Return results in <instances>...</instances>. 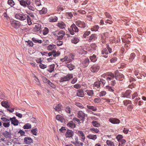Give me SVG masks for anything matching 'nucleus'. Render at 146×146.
<instances>
[{
    "label": "nucleus",
    "mask_w": 146,
    "mask_h": 146,
    "mask_svg": "<svg viewBox=\"0 0 146 146\" xmlns=\"http://www.w3.org/2000/svg\"><path fill=\"white\" fill-rule=\"evenodd\" d=\"M68 30L71 35H74L75 34V33H77L78 32L79 29L76 26V24L73 23L71 25L70 28H68Z\"/></svg>",
    "instance_id": "f257e3e1"
},
{
    "label": "nucleus",
    "mask_w": 146,
    "mask_h": 146,
    "mask_svg": "<svg viewBox=\"0 0 146 146\" xmlns=\"http://www.w3.org/2000/svg\"><path fill=\"white\" fill-rule=\"evenodd\" d=\"M106 76V79L108 82L113 80L115 77V74L111 72L107 73L106 74H103L102 75V76L105 77Z\"/></svg>",
    "instance_id": "f03ea898"
},
{
    "label": "nucleus",
    "mask_w": 146,
    "mask_h": 146,
    "mask_svg": "<svg viewBox=\"0 0 146 146\" xmlns=\"http://www.w3.org/2000/svg\"><path fill=\"white\" fill-rule=\"evenodd\" d=\"M65 32L62 31L60 30L55 31V35H56V38L59 40H61L65 35Z\"/></svg>",
    "instance_id": "7ed1b4c3"
},
{
    "label": "nucleus",
    "mask_w": 146,
    "mask_h": 146,
    "mask_svg": "<svg viewBox=\"0 0 146 146\" xmlns=\"http://www.w3.org/2000/svg\"><path fill=\"white\" fill-rule=\"evenodd\" d=\"M115 77L117 80L121 81L124 79L123 75L119 73L117 70H116L115 72Z\"/></svg>",
    "instance_id": "20e7f679"
},
{
    "label": "nucleus",
    "mask_w": 146,
    "mask_h": 146,
    "mask_svg": "<svg viewBox=\"0 0 146 146\" xmlns=\"http://www.w3.org/2000/svg\"><path fill=\"white\" fill-rule=\"evenodd\" d=\"M73 77V74H68L63 77L61 78L60 79V81L61 82L68 81Z\"/></svg>",
    "instance_id": "39448f33"
},
{
    "label": "nucleus",
    "mask_w": 146,
    "mask_h": 146,
    "mask_svg": "<svg viewBox=\"0 0 146 146\" xmlns=\"http://www.w3.org/2000/svg\"><path fill=\"white\" fill-rule=\"evenodd\" d=\"M87 115L82 111H79L77 113V117L83 122L84 120L85 117Z\"/></svg>",
    "instance_id": "423d86ee"
},
{
    "label": "nucleus",
    "mask_w": 146,
    "mask_h": 146,
    "mask_svg": "<svg viewBox=\"0 0 146 146\" xmlns=\"http://www.w3.org/2000/svg\"><path fill=\"white\" fill-rule=\"evenodd\" d=\"M76 26L82 29H84L86 26V24L83 21L78 20L75 22Z\"/></svg>",
    "instance_id": "0eeeda50"
},
{
    "label": "nucleus",
    "mask_w": 146,
    "mask_h": 146,
    "mask_svg": "<svg viewBox=\"0 0 146 146\" xmlns=\"http://www.w3.org/2000/svg\"><path fill=\"white\" fill-rule=\"evenodd\" d=\"M15 17L21 21L25 20L26 18L25 15L24 14L18 13L16 14L15 16Z\"/></svg>",
    "instance_id": "6e6552de"
},
{
    "label": "nucleus",
    "mask_w": 146,
    "mask_h": 146,
    "mask_svg": "<svg viewBox=\"0 0 146 146\" xmlns=\"http://www.w3.org/2000/svg\"><path fill=\"white\" fill-rule=\"evenodd\" d=\"M100 68V66L97 64H94L90 67V69L92 72H96L98 71Z\"/></svg>",
    "instance_id": "1a4fd4ad"
},
{
    "label": "nucleus",
    "mask_w": 146,
    "mask_h": 146,
    "mask_svg": "<svg viewBox=\"0 0 146 146\" xmlns=\"http://www.w3.org/2000/svg\"><path fill=\"white\" fill-rule=\"evenodd\" d=\"M131 92L130 90H127L125 92L121 93V97L123 98H130L131 97L130 94Z\"/></svg>",
    "instance_id": "9d476101"
},
{
    "label": "nucleus",
    "mask_w": 146,
    "mask_h": 146,
    "mask_svg": "<svg viewBox=\"0 0 146 146\" xmlns=\"http://www.w3.org/2000/svg\"><path fill=\"white\" fill-rule=\"evenodd\" d=\"M109 120L110 122L113 124H119L120 122L119 119L115 118H110Z\"/></svg>",
    "instance_id": "9b49d317"
},
{
    "label": "nucleus",
    "mask_w": 146,
    "mask_h": 146,
    "mask_svg": "<svg viewBox=\"0 0 146 146\" xmlns=\"http://www.w3.org/2000/svg\"><path fill=\"white\" fill-rule=\"evenodd\" d=\"M74 134V133L72 131L70 130H67L65 134V136L66 138H72Z\"/></svg>",
    "instance_id": "f8f14e48"
},
{
    "label": "nucleus",
    "mask_w": 146,
    "mask_h": 146,
    "mask_svg": "<svg viewBox=\"0 0 146 146\" xmlns=\"http://www.w3.org/2000/svg\"><path fill=\"white\" fill-rule=\"evenodd\" d=\"M56 25L58 27L61 29H65L66 27L65 24L63 21H61L59 22L56 24Z\"/></svg>",
    "instance_id": "ddd939ff"
},
{
    "label": "nucleus",
    "mask_w": 146,
    "mask_h": 146,
    "mask_svg": "<svg viewBox=\"0 0 146 146\" xmlns=\"http://www.w3.org/2000/svg\"><path fill=\"white\" fill-rule=\"evenodd\" d=\"M108 52L107 49L106 48H103L101 51V54L102 56L105 58H107L108 57Z\"/></svg>",
    "instance_id": "4468645a"
},
{
    "label": "nucleus",
    "mask_w": 146,
    "mask_h": 146,
    "mask_svg": "<svg viewBox=\"0 0 146 146\" xmlns=\"http://www.w3.org/2000/svg\"><path fill=\"white\" fill-rule=\"evenodd\" d=\"M71 142L74 145H76L77 144H79L78 141V137L77 136H75L74 138H71L70 139Z\"/></svg>",
    "instance_id": "2eb2a0df"
},
{
    "label": "nucleus",
    "mask_w": 146,
    "mask_h": 146,
    "mask_svg": "<svg viewBox=\"0 0 146 146\" xmlns=\"http://www.w3.org/2000/svg\"><path fill=\"white\" fill-rule=\"evenodd\" d=\"M78 133L79 136L81 137V141L84 142L85 137L83 132L82 131H78Z\"/></svg>",
    "instance_id": "dca6fc26"
},
{
    "label": "nucleus",
    "mask_w": 146,
    "mask_h": 146,
    "mask_svg": "<svg viewBox=\"0 0 146 146\" xmlns=\"http://www.w3.org/2000/svg\"><path fill=\"white\" fill-rule=\"evenodd\" d=\"M10 120L11 121V123L15 126H16L18 125V120L16 119L15 117L13 118H10Z\"/></svg>",
    "instance_id": "f3484780"
},
{
    "label": "nucleus",
    "mask_w": 146,
    "mask_h": 146,
    "mask_svg": "<svg viewBox=\"0 0 146 146\" xmlns=\"http://www.w3.org/2000/svg\"><path fill=\"white\" fill-rule=\"evenodd\" d=\"M90 62L89 59L88 58L85 59L82 62V64L84 67H87L88 65Z\"/></svg>",
    "instance_id": "a211bd4d"
},
{
    "label": "nucleus",
    "mask_w": 146,
    "mask_h": 146,
    "mask_svg": "<svg viewBox=\"0 0 146 146\" xmlns=\"http://www.w3.org/2000/svg\"><path fill=\"white\" fill-rule=\"evenodd\" d=\"M76 95L78 96L83 97L84 95V92L81 89L78 90L77 91Z\"/></svg>",
    "instance_id": "6ab92c4d"
},
{
    "label": "nucleus",
    "mask_w": 146,
    "mask_h": 146,
    "mask_svg": "<svg viewBox=\"0 0 146 146\" xmlns=\"http://www.w3.org/2000/svg\"><path fill=\"white\" fill-rule=\"evenodd\" d=\"M24 142L27 144H29L33 143V140L30 137H26L24 139Z\"/></svg>",
    "instance_id": "aec40b11"
},
{
    "label": "nucleus",
    "mask_w": 146,
    "mask_h": 146,
    "mask_svg": "<svg viewBox=\"0 0 146 146\" xmlns=\"http://www.w3.org/2000/svg\"><path fill=\"white\" fill-rule=\"evenodd\" d=\"M34 29L35 30H36L38 32H40L41 31V25L39 24H36L35 25Z\"/></svg>",
    "instance_id": "412c9836"
},
{
    "label": "nucleus",
    "mask_w": 146,
    "mask_h": 146,
    "mask_svg": "<svg viewBox=\"0 0 146 146\" xmlns=\"http://www.w3.org/2000/svg\"><path fill=\"white\" fill-rule=\"evenodd\" d=\"M79 41V39L76 37H73L71 40V42L72 43L76 44Z\"/></svg>",
    "instance_id": "4be33fe9"
},
{
    "label": "nucleus",
    "mask_w": 146,
    "mask_h": 146,
    "mask_svg": "<svg viewBox=\"0 0 146 146\" xmlns=\"http://www.w3.org/2000/svg\"><path fill=\"white\" fill-rule=\"evenodd\" d=\"M85 92L88 96L92 97L94 95V92L93 90H87L85 91Z\"/></svg>",
    "instance_id": "5701e85b"
},
{
    "label": "nucleus",
    "mask_w": 146,
    "mask_h": 146,
    "mask_svg": "<svg viewBox=\"0 0 146 146\" xmlns=\"http://www.w3.org/2000/svg\"><path fill=\"white\" fill-rule=\"evenodd\" d=\"M67 126L69 127L74 128L75 127L76 125L74 123L73 121H70L67 123Z\"/></svg>",
    "instance_id": "b1692460"
},
{
    "label": "nucleus",
    "mask_w": 146,
    "mask_h": 146,
    "mask_svg": "<svg viewBox=\"0 0 146 146\" xmlns=\"http://www.w3.org/2000/svg\"><path fill=\"white\" fill-rule=\"evenodd\" d=\"M87 137L90 139L95 140L97 139V136L96 135L89 134L87 136Z\"/></svg>",
    "instance_id": "393cba45"
},
{
    "label": "nucleus",
    "mask_w": 146,
    "mask_h": 146,
    "mask_svg": "<svg viewBox=\"0 0 146 146\" xmlns=\"http://www.w3.org/2000/svg\"><path fill=\"white\" fill-rule=\"evenodd\" d=\"M90 59L91 61L93 62H95L97 60L96 56L95 54H93V55L90 56Z\"/></svg>",
    "instance_id": "a878e982"
},
{
    "label": "nucleus",
    "mask_w": 146,
    "mask_h": 146,
    "mask_svg": "<svg viewBox=\"0 0 146 146\" xmlns=\"http://www.w3.org/2000/svg\"><path fill=\"white\" fill-rule=\"evenodd\" d=\"M87 108L90 109L92 110L93 111H96L97 110V108L96 107L90 105H87Z\"/></svg>",
    "instance_id": "bb28decb"
},
{
    "label": "nucleus",
    "mask_w": 146,
    "mask_h": 146,
    "mask_svg": "<svg viewBox=\"0 0 146 146\" xmlns=\"http://www.w3.org/2000/svg\"><path fill=\"white\" fill-rule=\"evenodd\" d=\"M60 60L62 62L67 61V62H68L72 61V60L68 58V56H65L64 58L61 59Z\"/></svg>",
    "instance_id": "cd10ccee"
},
{
    "label": "nucleus",
    "mask_w": 146,
    "mask_h": 146,
    "mask_svg": "<svg viewBox=\"0 0 146 146\" xmlns=\"http://www.w3.org/2000/svg\"><path fill=\"white\" fill-rule=\"evenodd\" d=\"M97 38L96 35L94 34H92L91 35L89 39V41L90 42L92 40H94Z\"/></svg>",
    "instance_id": "c85d7f7f"
},
{
    "label": "nucleus",
    "mask_w": 146,
    "mask_h": 146,
    "mask_svg": "<svg viewBox=\"0 0 146 146\" xmlns=\"http://www.w3.org/2000/svg\"><path fill=\"white\" fill-rule=\"evenodd\" d=\"M101 83L99 80L96 81L94 84L93 86L97 88H100V86Z\"/></svg>",
    "instance_id": "c756f323"
},
{
    "label": "nucleus",
    "mask_w": 146,
    "mask_h": 146,
    "mask_svg": "<svg viewBox=\"0 0 146 146\" xmlns=\"http://www.w3.org/2000/svg\"><path fill=\"white\" fill-rule=\"evenodd\" d=\"M99 26L98 25H95L92 27L90 29L92 31H98L99 29Z\"/></svg>",
    "instance_id": "7c9ffc66"
},
{
    "label": "nucleus",
    "mask_w": 146,
    "mask_h": 146,
    "mask_svg": "<svg viewBox=\"0 0 146 146\" xmlns=\"http://www.w3.org/2000/svg\"><path fill=\"white\" fill-rule=\"evenodd\" d=\"M66 66L70 70H73L75 68V66L72 64H67Z\"/></svg>",
    "instance_id": "2f4dec72"
},
{
    "label": "nucleus",
    "mask_w": 146,
    "mask_h": 146,
    "mask_svg": "<svg viewBox=\"0 0 146 146\" xmlns=\"http://www.w3.org/2000/svg\"><path fill=\"white\" fill-rule=\"evenodd\" d=\"M56 118L57 120L60 121L62 122L64 120V118L63 117L60 115H56Z\"/></svg>",
    "instance_id": "473e14b6"
},
{
    "label": "nucleus",
    "mask_w": 146,
    "mask_h": 146,
    "mask_svg": "<svg viewBox=\"0 0 146 146\" xmlns=\"http://www.w3.org/2000/svg\"><path fill=\"white\" fill-rule=\"evenodd\" d=\"M8 102L7 101H4L1 102V104L2 106L6 108L9 107V106L7 104Z\"/></svg>",
    "instance_id": "72a5a7b5"
},
{
    "label": "nucleus",
    "mask_w": 146,
    "mask_h": 146,
    "mask_svg": "<svg viewBox=\"0 0 146 146\" xmlns=\"http://www.w3.org/2000/svg\"><path fill=\"white\" fill-rule=\"evenodd\" d=\"M92 125L95 127H98L100 126V124L98 121H93L92 122Z\"/></svg>",
    "instance_id": "f704fd0d"
},
{
    "label": "nucleus",
    "mask_w": 146,
    "mask_h": 146,
    "mask_svg": "<svg viewBox=\"0 0 146 146\" xmlns=\"http://www.w3.org/2000/svg\"><path fill=\"white\" fill-rule=\"evenodd\" d=\"M62 108V105L60 104H57L56 106L55 107V111H60Z\"/></svg>",
    "instance_id": "c9c22d12"
},
{
    "label": "nucleus",
    "mask_w": 146,
    "mask_h": 146,
    "mask_svg": "<svg viewBox=\"0 0 146 146\" xmlns=\"http://www.w3.org/2000/svg\"><path fill=\"white\" fill-rule=\"evenodd\" d=\"M123 105L124 106H126L128 104H131V102L129 100H126L123 101Z\"/></svg>",
    "instance_id": "e433bc0d"
},
{
    "label": "nucleus",
    "mask_w": 146,
    "mask_h": 146,
    "mask_svg": "<svg viewBox=\"0 0 146 146\" xmlns=\"http://www.w3.org/2000/svg\"><path fill=\"white\" fill-rule=\"evenodd\" d=\"M135 54L134 53H131L129 58V60L130 62H131L135 58Z\"/></svg>",
    "instance_id": "4c0bfd02"
},
{
    "label": "nucleus",
    "mask_w": 146,
    "mask_h": 146,
    "mask_svg": "<svg viewBox=\"0 0 146 146\" xmlns=\"http://www.w3.org/2000/svg\"><path fill=\"white\" fill-rule=\"evenodd\" d=\"M26 20H25V24L27 23V22L26 21H27L28 24L29 25H31L32 23V22H31V19L30 18L29 16L28 15L27 17H26Z\"/></svg>",
    "instance_id": "58836bf2"
},
{
    "label": "nucleus",
    "mask_w": 146,
    "mask_h": 146,
    "mask_svg": "<svg viewBox=\"0 0 146 146\" xmlns=\"http://www.w3.org/2000/svg\"><path fill=\"white\" fill-rule=\"evenodd\" d=\"M47 11L46 8L43 7L41 10L39 11V13L40 14H42L46 13Z\"/></svg>",
    "instance_id": "ea45409f"
},
{
    "label": "nucleus",
    "mask_w": 146,
    "mask_h": 146,
    "mask_svg": "<svg viewBox=\"0 0 146 146\" xmlns=\"http://www.w3.org/2000/svg\"><path fill=\"white\" fill-rule=\"evenodd\" d=\"M65 110L67 113H71L72 110V108L70 107L69 106H67L66 107Z\"/></svg>",
    "instance_id": "a19ab883"
},
{
    "label": "nucleus",
    "mask_w": 146,
    "mask_h": 146,
    "mask_svg": "<svg viewBox=\"0 0 146 146\" xmlns=\"http://www.w3.org/2000/svg\"><path fill=\"white\" fill-rule=\"evenodd\" d=\"M43 81L45 83H48L49 84L51 87H53L54 86V85H53V86H52L51 85V84H52V83L50 82L49 80H48L46 78H44V79H43Z\"/></svg>",
    "instance_id": "79ce46f5"
},
{
    "label": "nucleus",
    "mask_w": 146,
    "mask_h": 146,
    "mask_svg": "<svg viewBox=\"0 0 146 146\" xmlns=\"http://www.w3.org/2000/svg\"><path fill=\"white\" fill-rule=\"evenodd\" d=\"M106 88L108 89V90L110 92H113L114 91V89L113 88L109 86H107L106 87Z\"/></svg>",
    "instance_id": "37998d69"
},
{
    "label": "nucleus",
    "mask_w": 146,
    "mask_h": 146,
    "mask_svg": "<svg viewBox=\"0 0 146 146\" xmlns=\"http://www.w3.org/2000/svg\"><path fill=\"white\" fill-rule=\"evenodd\" d=\"M90 130L92 131L93 133H97L99 132V130L97 128H90Z\"/></svg>",
    "instance_id": "c03bdc74"
},
{
    "label": "nucleus",
    "mask_w": 146,
    "mask_h": 146,
    "mask_svg": "<svg viewBox=\"0 0 146 146\" xmlns=\"http://www.w3.org/2000/svg\"><path fill=\"white\" fill-rule=\"evenodd\" d=\"M31 125L28 123L25 124L23 127L24 129H29L31 128Z\"/></svg>",
    "instance_id": "a18cd8bd"
},
{
    "label": "nucleus",
    "mask_w": 146,
    "mask_h": 146,
    "mask_svg": "<svg viewBox=\"0 0 146 146\" xmlns=\"http://www.w3.org/2000/svg\"><path fill=\"white\" fill-rule=\"evenodd\" d=\"M66 15L68 17V19L71 18L73 17V14L71 12L66 13Z\"/></svg>",
    "instance_id": "49530a36"
},
{
    "label": "nucleus",
    "mask_w": 146,
    "mask_h": 146,
    "mask_svg": "<svg viewBox=\"0 0 146 146\" xmlns=\"http://www.w3.org/2000/svg\"><path fill=\"white\" fill-rule=\"evenodd\" d=\"M54 64L50 65L49 69L48 70V71L50 72H51L54 70Z\"/></svg>",
    "instance_id": "de8ad7c7"
},
{
    "label": "nucleus",
    "mask_w": 146,
    "mask_h": 146,
    "mask_svg": "<svg viewBox=\"0 0 146 146\" xmlns=\"http://www.w3.org/2000/svg\"><path fill=\"white\" fill-rule=\"evenodd\" d=\"M106 143L109 146H114V145L113 143L110 140H107Z\"/></svg>",
    "instance_id": "09e8293b"
},
{
    "label": "nucleus",
    "mask_w": 146,
    "mask_h": 146,
    "mask_svg": "<svg viewBox=\"0 0 146 146\" xmlns=\"http://www.w3.org/2000/svg\"><path fill=\"white\" fill-rule=\"evenodd\" d=\"M101 100L100 98H95L94 100V102L95 103H99L101 102Z\"/></svg>",
    "instance_id": "8fccbe9b"
},
{
    "label": "nucleus",
    "mask_w": 146,
    "mask_h": 146,
    "mask_svg": "<svg viewBox=\"0 0 146 146\" xmlns=\"http://www.w3.org/2000/svg\"><path fill=\"white\" fill-rule=\"evenodd\" d=\"M21 5L24 7L26 6V1L24 0H21L19 1Z\"/></svg>",
    "instance_id": "3c124183"
},
{
    "label": "nucleus",
    "mask_w": 146,
    "mask_h": 146,
    "mask_svg": "<svg viewBox=\"0 0 146 146\" xmlns=\"http://www.w3.org/2000/svg\"><path fill=\"white\" fill-rule=\"evenodd\" d=\"M110 81V82L109 81L108 82L109 83V84L112 86H114L116 84L115 81L114 80H112Z\"/></svg>",
    "instance_id": "603ef678"
},
{
    "label": "nucleus",
    "mask_w": 146,
    "mask_h": 146,
    "mask_svg": "<svg viewBox=\"0 0 146 146\" xmlns=\"http://www.w3.org/2000/svg\"><path fill=\"white\" fill-rule=\"evenodd\" d=\"M106 49L108 50V52L110 53H111L112 52V49L110 48L109 46V44H106Z\"/></svg>",
    "instance_id": "864d4df0"
},
{
    "label": "nucleus",
    "mask_w": 146,
    "mask_h": 146,
    "mask_svg": "<svg viewBox=\"0 0 146 146\" xmlns=\"http://www.w3.org/2000/svg\"><path fill=\"white\" fill-rule=\"evenodd\" d=\"M37 129L36 128L32 129L31 131L32 133L34 135H37Z\"/></svg>",
    "instance_id": "5fc2aeb1"
},
{
    "label": "nucleus",
    "mask_w": 146,
    "mask_h": 146,
    "mask_svg": "<svg viewBox=\"0 0 146 146\" xmlns=\"http://www.w3.org/2000/svg\"><path fill=\"white\" fill-rule=\"evenodd\" d=\"M8 4L11 5V7H13L15 5V3L12 0H8Z\"/></svg>",
    "instance_id": "6e6d98bb"
},
{
    "label": "nucleus",
    "mask_w": 146,
    "mask_h": 146,
    "mask_svg": "<svg viewBox=\"0 0 146 146\" xmlns=\"http://www.w3.org/2000/svg\"><path fill=\"white\" fill-rule=\"evenodd\" d=\"M3 126L5 127H8L10 125V121L3 123Z\"/></svg>",
    "instance_id": "4d7b16f0"
},
{
    "label": "nucleus",
    "mask_w": 146,
    "mask_h": 146,
    "mask_svg": "<svg viewBox=\"0 0 146 146\" xmlns=\"http://www.w3.org/2000/svg\"><path fill=\"white\" fill-rule=\"evenodd\" d=\"M106 92L104 91H102L99 93V96L100 97L102 96L105 95Z\"/></svg>",
    "instance_id": "13d9d810"
},
{
    "label": "nucleus",
    "mask_w": 146,
    "mask_h": 146,
    "mask_svg": "<svg viewBox=\"0 0 146 146\" xmlns=\"http://www.w3.org/2000/svg\"><path fill=\"white\" fill-rule=\"evenodd\" d=\"M105 15L106 18L109 19H111L112 18V17L111 15L107 12H105Z\"/></svg>",
    "instance_id": "bf43d9fd"
},
{
    "label": "nucleus",
    "mask_w": 146,
    "mask_h": 146,
    "mask_svg": "<svg viewBox=\"0 0 146 146\" xmlns=\"http://www.w3.org/2000/svg\"><path fill=\"white\" fill-rule=\"evenodd\" d=\"M3 135L7 138L9 137V133L7 131H5V132L3 133Z\"/></svg>",
    "instance_id": "052dcab7"
},
{
    "label": "nucleus",
    "mask_w": 146,
    "mask_h": 146,
    "mask_svg": "<svg viewBox=\"0 0 146 146\" xmlns=\"http://www.w3.org/2000/svg\"><path fill=\"white\" fill-rule=\"evenodd\" d=\"M123 137L122 135H118L116 137V139H117L118 141L119 142L122 139Z\"/></svg>",
    "instance_id": "680f3d73"
},
{
    "label": "nucleus",
    "mask_w": 146,
    "mask_h": 146,
    "mask_svg": "<svg viewBox=\"0 0 146 146\" xmlns=\"http://www.w3.org/2000/svg\"><path fill=\"white\" fill-rule=\"evenodd\" d=\"M59 131L62 133L65 132L66 131V129L65 127H62L60 129H59Z\"/></svg>",
    "instance_id": "e2e57ef3"
},
{
    "label": "nucleus",
    "mask_w": 146,
    "mask_h": 146,
    "mask_svg": "<svg viewBox=\"0 0 146 146\" xmlns=\"http://www.w3.org/2000/svg\"><path fill=\"white\" fill-rule=\"evenodd\" d=\"M48 32V28L46 27L43 30V34L44 35H46L47 34Z\"/></svg>",
    "instance_id": "0e129e2a"
},
{
    "label": "nucleus",
    "mask_w": 146,
    "mask_h": 146,
    "mask_svg": "<svg viewBox=\"0 0 146 146\" xmlns=\"http://www.w3.org/2000/svg\"><path fill=\"white\" fill-rule=\"evenodd\" d=\"M90 33V31H86L83 35V36L85 38L87 36L89 35Z\"/></svg>",
    "instance_id": "69168bd1"
},
{
    "label": "nucleus",
    "mask_w": 146,
    "mask_h": 146,
    "mask_svg": "<svg viewBox=\"0 0 146 146\" xmlns=\"http://www.w3.org/2000/svg\"><path fill=\"white\" fill-rule=\"evenodd\" d=\"M32 40L35 43L38 42L39 43H41L42 41L40 40H36L35 38H33L32 39Z\"/></svg>",
    "instance_id": "338daca9"
},
{
    "label": "nucleus",
    "mask_w": 146,
    "mask_h": 146,
    "mask_svg": "<svg viewBox=\"0 0 146 146\" xmlns=\"http://www.w3.org/2000/svg\"><path fill=\"white\" fill-rule=\"evenodd\" d=\"M133 107L132 105H130L127 106V109L129 111H131Z\"/></svg>",
    "instance_id": "774afa93"
}]
</instances>
